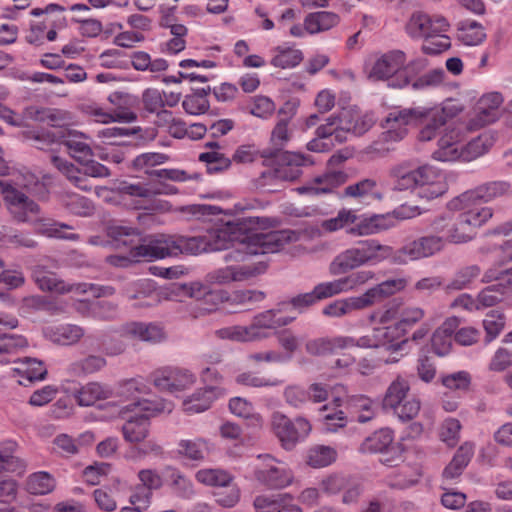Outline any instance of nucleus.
Returning a JSON list of instances; mask_svg holds the SVG:
<instances>
[{
  "mask_svg": "<svg viewBox=\"0 0 512 512\" xmlns=\"http://www.w3.org/2000/svg\"><path fill=\"white\" fill-rule=\"evenodd\" d=\"M226 233L220 232L214 242L206 237H185L180 235H156L143 239L142 243L129 250V258L110 257L112 264L123 266L127 261H153L174 257L183 253L199 254L208 251L226 250L230 243L225 240Z\"/></svg>",
  "mask_w": 512,
  "mask_h": 512,
  "instance_id": "obj_1",
  "label": "nucleus"
},
{
  "mask_svg": "<svg viewBox=\"0 0 512 512\" xmlns=\"http://www.w3.org/2000/svg\"><path fill=\"white\" fill-rule=\"evenodd\" d=\"M409 125L420 127L418 139L425 142L434 139L446 123L434 106L395 109L382 122L386 131L367 147V152L384 156L390 150L384 144L401 141L407 135Z\"/></svg>",
  "mask_w": 512,
  "mask_h": 512,
  "instance_id": "obj_2",
  "label": "nucleus"
},
{
  "mask_svg": "<svg viewBox=\"0 0 512 512\" xmlns=\"http://www.w3.org/2000/svg\"><path fill=\"white\" fill-rule=\"evenodd\" d=\"M390 177L394 190H417L418 196L426 200L438 198L448 190L443 173L431 165L414 167L403 162L391 168Z\"/></svg>",
  "mask_w": 512,
  "mask_h": 512,
  "instance_id": "obj_3",
  "label": "nucleus"
},
{
  "mask_svg": "<svg viewBox=\"0 0 512 512\" xmlns=\"http://www.w3.org/2000/svg\"><path fill=\"white\" fill-rule=\"evenodd\" d=\"M42 183L31 172H19L11 179L0 180V190L11 213L20 222H26L37 215L40 207L30 200L25 192L34 193Z\"/></svg>",
  "mask_w": 512,
  "mask_h": 512,
  "instance_id": "obj_4",
  "label": "nucleus"
},
{
  "mask_svg": "<svg viewBox=\"0 0 512 512\" xmlns=\"http://www.w3.org/2000/svg\"><path fill=\"white\" fill-rule=\"evenodd\" d=\"M298 234L292 230H278L267 233H253L237 243V247L229 251L226 261H242L248 255L268 254L281 251L287 244L297 241Z\"/></svg>",
  "mask_w": 512,
  "mask_h": 512,
  "instance_id": "obj_5",
  "label": "nucleus"
},
{
  "mask_svg": "<svg viewBox=\"0 0 512 512\" xmlns=\"http://www.w3.org/2000/svg\"><path fill=\"white\" fill-rule=\"evenodd\" d=\"M369 115H362L353 109H345L337 116L327 118L326 123L319 126L316 135L320 138L334 137L338 144L348 139L349 134L363 135L373 126Z\"/></svg>",
  "mask_w": 512,
  "mask_h": 512,
  "instance_id": "obj_6",
  "label": "nucleus"
},
{
  "mask_svg": "<svg viewBox=\"0 0 512 512\" xmlns=\"http://www.w3.org/2000/svg\"><path fill=\"white\" fill-rule=\"evenodd\" d=\"M51 162L73 185L83 191L91 190L87 177L106 178L111 175L108 167L93 160L92 157L79 163L81 168L59 156H52Z\"/></svg>",
  "mask_w": 512,
  "mask_h": 512,
  "instance_id": "obj_7",
  "label": "nucleus"
},
{
  "mask_svg": "<svg viewBox=\"0 0 512 512\" xmlns=\"http://www.w3.org/2000/svg\"><path fill=\"white\" fill-rule=\"evenodd\" d=\"M405 62L406 54L403 51H389L375 60L368 76L373 80L389 81V87L403 88L410 83V77L402 72Z\"/></svg>",
  "mask_w": 512,
  "mask_h": 512,
  "instance_id": "obj_8",
  "label": "nucleus"
},
{
  "mask_svg": "<svg viewBox=\"0 0 512 512\" xmlns=\"http://www.w3.org/2000/svg\"><path fill=\"white\" fill-rule=\"evenodd\" d=\"M33 278L42 291L60 294L75 292L76 294H89L93 297H101L113 295L115 291L111 286H98L90 283L67 285L64 281L58 279L54 273L46 271L43 267L35 268Z\"/></svg>",
  "mask_w": 512,
  "mask_h": 512,
  "instance_id": "obj_9",
  "label": "nucleus"
},
{
  "mask_svg": "<svg viewBox=\"0 0 512 512\" xmlns=\"http://www.w3.org/2000/svg\"><path fill=\"white\" fill-rule=\"evenodd\" d=\"M476 131L470 127L466 120H456L446 123L438 140V148L433 152V157L439 161H455L459 159V152L463 147L462 142L469 132Z\"/></svg>",
  "mask_w": 512,
  "mask_h": 512,
  "instance_id": "obj_10",
  "label": "nucleus"
},
{
  "mask_svg": "<svg viewBox=\"0 0 512 512\" xmlns=\"http://www.w3.org/2000/svg\"><path fill=\"white\" fill-rule=\"evenodd\" d=\"M129 409L138 411L139 414L123 424V438L128 443L143 442L149 435V418L159 413L162 409L145 399L132 403L129 405Z\"/></svg>",
  "mask_w": 512,
  "mask_h": 512,
  "instance_id": "obj_11",
  "label": "nucleus"
},
{
  "mask_svg": "<svg viewBox=\"0 0 512 512\" xmlns=\"http://www.w3.org/2000/svg\"><path fill=\"white\" fill-rule=\"evenodd\" d=\"M444 248V238L441 236L436 234L422 236L405 243L398 249L394 255V263L407 264L428 258L440 253Z\"/></svg>",
  "mask_w": 512,
  "mask_h": 512,
  "instance_id": "obj_12",
  "label": "nucleus"
},
{
  "mask_svg": "<svg viewBox=\"0 0 512 512\" xmlns=\"http://www.w3.org/2000/svg\"><path fill=\"white\" fill-rule=\"evenodd\" d=\"M512 195V185L507 181H490L467 190L450 201L451 207H466L469 203H488Z\"/></svg>",
  "mask_w": 512,
  "mask_h": 512,
  "instance_id": "obj_13",
  "label": "nucleus"
},
{
  "mask_svg": "<svg viewBox=\"0 0 512 512\" xmlns=\"http://www.w3.org/2000/svg\"><path fill=\"white\" fill-rule=\"evenodd\" d=\"M271 428L281 445L288 450L292 449L300 439L306 437L311 431V425L306 419L298 417L292 422L280 412L272 414Z\"/></svg>",
  "mask_w": 512,
  "mask_h": 512,
  "instance_id": "obj_14",
  "label": "nucleus"
},
{
  "mask_svg": "<svg viewBox=\"0 0 512 512\" xmlns=\"http://www.w3.org/2000/svg\"><path fill=\"white\" fill-rule=\"evenodd\" d=\"M149 381L161 391L178 392L190 388L196 381L195 375L186 368L165 366L154 370Z\"/></svg>",
  "mask_w": 512,
  "mask_h": 512,
  "instance_id": "obj_15",
  "label": "nucleus"
},
{
  "mask_svg": "<svg viewBox=\"0 0 512 512\" xmlns=\"http://www.w3.org/2000/svg\"><path fill=\"white\" fill-rule=\"evenodd\" d=\"M169 156L164 153L148 152L138 155L133 160V167L144 170L151 178L167 179L173 182H185L193 177L181 169H152L155 166L166 163Z\"/></svg>",
  "mask_w": 512,
  "mask_h": 512,
  "instance_id": "obj_16",
  "label": "nucleus"
},
{
  "mask_svg": "<svg viewBox=\"0 0 512 512\" xmlns=\"http://www.w3.org/2000/svg\"><path fill=\"white\" fill-rule=\"evenodd\" d=\"M373 277L374 273L371 271H357L332 281L321 282L314 286L313 292L317 302H319L342 293L353 291L367 283Z\"/></svg>",
  "mask_w": 512,
  "mask_h": 512,
  "instance_id": "obj_17",
  "label": "nucleus"
},
{
  "mask_svg": "<svg viewBox=\"0 0 512 512\" xmlns=\"http://www.w3.org/2000/svg\"><path fill=\"white\" fill-rule=\"evenodd\" d=\"M449 22L441 15H429L416 11L411 14L405 25L406 33L413 39H428L436 33H445Z\"/></svg>",
  "mask_w": 512,
  "mask_h": 512,
  "instance_id": "obj_18",
  "label": "nucleus"
},
{
  "mask_svg": "<svg viewBox=\"0 0 512 512\" xmlns=\"http://www.w3.org/2000/svg\"><path fill=\"white\" fill-rule=\"evenodd\" d=\"M502 103L503 97L498 92L487 93L480 97L467 118L470 122V127L477 131L486 125L494 123L500 116Z\"/></svg>",
  "mask_w": 512,
  "mask_h": 512,
  "instance_id": "obj_19",
  "label": "nucleus"
},
{
  "mask_svg": "<svg viewBox=\"0 0 512 512\" xmlns=\"http://www.w3.org/2000/svg\"><path fill=\"white\" fill-rule=\"evenodd\" d=\"M254 476L258 482L271 489H281L293 480V474L269 455L263 457V463L256 467Z\"/></svg>",
  "mask_w": 512,
  "mask_h": 512,
  "instance_id": "obj_20",
  "label": "nucleus"
},
{
  "mask_svg": "<svg viewBox=\"0 0 512 512\" xmlns=\"http://www.w3.org/2000/svg\"><path fill=\"white\" fill-rule=\"evenodd\" d=\"M271 156L277 164L276 177L285 181H295L302 175V168L312 164L309 157L296 152L277 150Z\"/></svg>",
  "mask_w": 512,
  "mask_h": 512,
  "instance_id": "obj_21",
  "label": "nucleus"
},
{
  "mask_svg": "<svg viewBox=\"0 0 512 512\" xmlns=\"http://www.w3.org/2000/svg\"><path fill=\"white\" fill-rule=\"evenodd\" d=\"M431 227L435 233L443 234L441 237L444 238V245L446 242L464 244L476 236V233H472L459 216L455 221H451L445 215L438 216L432 221Z\"/></svg>",
  "mask_w": 512,
  "mask_h": 512,
  "instance_id": "obj_22",
  "label": "nucleus"
},
{
  "mask_svg": "<svg viewBox=\"0 0 512 512\" xmlns=\"http://www.w3.org/2000/svg\"><path fill=\"white\" fill-rule=\"evenodd\" d=\"M266 265L259 263L257 265H238L219 268L206 275L207 284L225 285L233 281L239 282L250 279L263 273Z\"/></svg>",
  "mask_w": 512,
  "mask_h": 512,
  "instance_id": "obj_23",
  "label": "nucleus"
},
{
  "mask_svg": "<svg viewBox=\"0 0 512 512\" xmlns=\"http://www.w3.org/2000/svg\"><path fill=\"white\" fill-rule=\"evenodd\" d=\"M182 293L197 301H202V310L214 311L225 300V293L221 290H213L209 284L191 282L181 286Z\"/></svg>",
  "mask_w": 512,
  "mask_h": 512,
  "instance_id": "obj_24",
  "label": "nucleus"
},
{
  "mask_svg": "<svg viewBox=\"0 0 512 512\" xmlns=\"http://www.w3.org/2000/svg\"><path fill=\"white\" fill-rule=\"evenodd\" d=\"M345 408L351 417V420L358 423H367L373 420L377 415V405L370 397L366 395H352L345 399Z\"/></svg>",
  "mask_w": 512,
  "mask_h": 512,
  "instance_id": "obj_25",
  "label": "nucleus"
},
{
  "mask_svg": "<svg viewBox=\"0 0 512 512\" xmlns=\"http://www.w3.org/2000/svg\"><path fill=\"white\" fill-rule=\"evenodd\" d=\"M340 197L352 198L362 203L365 200L381 201L383 194L378 190V183L375 178H363L346 186Z\"/></svg>",
  "mask_w": 512,
  "mask_h": 512,
  "instance_id": "obj_26",
  "label": "nucleus"
},
{
  "mask_svg": "<svg viewBox=\"0 0 512 512\" xmlns=\"http://www.w3.org/2000/svg\"><path fill=\"white\" fill-rule=\"evenodd\" d=\"M108 101L113 105L111 113L117 122L131 123L137 119L133 111L136 98L131 94L115 91L108 96Z\"/></svg>",
  "mask_w": 512,
  "mask_h": 512,
  "instance_id": "obj_27",
  "label": "nucleus"
},
{
  "mask_svg": "<svg viewBox=\"0 0 512 512\" xmlns=\"http://www.w3.org/2000/svg\"><path fill=\"white\" fill-rule=\"evenodd\" d=\"M14 363L17 366L13 369V372L20 377L18 382L21 385L44 380L47 375L44 363L36 358L24 357L14 361Z\"/></svg>",
  "mask_w": 512,
  "mask_h": 512,
  "instance_id": "obj_28",
  "label": "nucleus"
},
{
  "mask_svg": "<svg viewBox=\"0 0 512 512\" xmlns=\"http://www.w3.org/2000/svg\"><path fill=\"white\" fill-rule=\"evenodd\" d=\"M348 180L347 173L343 171H333L316 177L311 185L298 188L300 193L319 195L331 193L335 188L343 185Z\"/></svg>",
  "mask_w": 512,
  "mask_h": 512,
  "instance_id": "obj_29",
  "label": "nucleus"
},
{
  "mask_svg": "<svg viewBox=\"0 0 512 512\" xmlns=\"http://www.w3.org/2000/svg\"><path fill=\"white\" fill-rule=\"evenodd\" d=\"M215 334L220 339L237 342H255L267 339V335L261 334L253 321L247 326L235 325L221 328Z\"/></svg>",
  "mask_w": 512,
  "mask_h": 512,
  "instance_id": "obj_30",
  "label": "nucleus"
},
{
  "mask_svg": "<svg viewBox=\"0 0 512 512\" xmlns=\"http://www.w3.org/2000/svg\"><path fill=\"white\" fill-rule=\"evenodd\" d=\"M365 265L358 246L349 248L338 254L329 264V273L339 276Z\"/></svg>",
  "mask_w": 512,
  "mask_h": 512,
  "instance_id": "obj_31",
  "label": "nucleus"
},
{
  "mask_svg": "<svg viewBox=\"0 0 512 512\" xmlns=\"http://www.w3.org/2000/svg\"><path fill=\"white\" fill-rule=\"evenodd\" d=\"M357 246L364 264H377L390 257L394 260L396 251L391 246L383 245L375 239L360 241Z\"/></svg>",
  "mask_w": 512,
  "mask_h": 512,
  "instance_id": "obj_32",
  "label": "nucleus"
},
{
  "mask_svg": "<svg viewBox=\"0 0 512 512\" xmlns=\"http://www.w3.org/2000/svg\"><path fill=\"white\" fill-rule=\"evenodd\" d=\"M475 203H469L466 207H449L454 210H459L461 213L458 215L467 228L476 233V229L483 226L493 216V209L491 207H473Z\"/></svg>",
  "mask_w": 512,
  "mask_h": 512,
  "instance_id": "obj_33",
  "label": "nucleus"
},
{
  "mask_svg": "<svg viewBox=\"0 0 512 512\" xmlns=\"http://www.w3.org/2000/svg\"><path fill=\"white\" fill-rule=\"evenodd\" d=\"M112 396V390L99 382H89L76 390L74 397L80 406H92L97 401L106 400Z\"/></svg>",
  "mask_w": 512,
  "mask_h": 512,
  "instance_id": "obj_34",
  "label": "nucleus"
},
{
  "mask_svg": "<svg viewBox=\"0 0 512 512\" xmlns=\"http://www.w3.org/2000/svg\"><path fill=\"white\" fill-rule=\"evenodd\" d=\"M281 309H270L255 315L252 319L256 328L261 334L270 337V330H276L290 324L294 317H278Z\"/></svg>",
  "mask_w": 512,
  "mask_h": 512,
  "instance_id": "obj_35",
  "label": "nucleus"
},
{
  "mask_svg": "<svg viewBox=\"0 0 512 512\" xmlns=\"http://www.w3.org/2000/svg\"><path fill=\"white\" fill-rule=\"evenodd\" d=\"M495 140L492 132L479 135L461 148L458 160L471 161L484 155L494 145Z\"/></svg>",
  "mask_w": 512,
  "mask_h": 512,
  "instance_id": "obj_36",
  "label": "nucleus"
},
{
  "mask_svg": "<svg viewBox=\"0 0 512 512\" xmlns=\"http://www.w3.org/2000/svg\"><path fill=\"white\" fill-rule=\"evenodd\" d=\"M17 444L14 441L0 443V473L11 472L21 475L25 472L26 463L15 455Z\"/></svg>",
  "mask_w": 512,
  "mask_h": 512,
  "instance_id": "obj_37",
  "label": "nucleus"
},
{
  "mask_svg": "<svg viewBox=\"0 0 512 512\" xmlns=\"http://www.w3.org/2000/svg\"><path fill=\"white\" fill-rule=\"evenodd\" d=\"M62 137V143L69 150L71 157H73L78 163L94 156L92 148L84 141L86 136L83 133L68 131L67 134Z\"/></svg>",
  "mask_w": 512,
  "mask_h": 512,
  "instance_id": "obj_38",
  "label": "nucleus"
},
{
  "mask_svg": "<svg viewBox=\"0 0 512 512\" xmlns=\"http://www.w3.org/2000/svg\"><path fill=\"white\" fill-rule=\"evenodd\" d=\"M217 392L218 389L214 386H208L205 389L197 390L189 398L184 400V411L191 414L206 411L216 399Z\"/></svg>",
  "mask_w": 512,
  "mask_h": 512,
  "instance_id": "obj_39",
  "label": "nucleus"
},
{
  "mask_svg": "<svg viewBox=\"0 0 512 512\" xmlns=\"http://www.w3.org/2000/svg\"><path fill=\"white\" fill-rule=\"evenodd\" d=\"M474 455V445L465 442L456 451L450 463L443 471V477L446 479H454L462 474L463 470L469 464Z\"/></svg>",
  "mask_w": 512,
  "mask_h": 512,
  "instance_id": "obj_40",
  "label": "nucleus"
},
{
  "mask_svg": "<svg viewBox=\"0 0 512 512\" xmlns=\"http://www.w3.org/2000/svg\"><path fill=\"white\" fill-rule=\"evenodd\" d=\"M46 335L59 345H72L84 336V330L77 325L63 324L48 328Z\"/></svg>",
  "mask_w": 512,
  "mask_h": 512,
  "instance_id": "obj_41",
  "label": "nucleus"
},
{
  "mask_svg": "<svg viewBox=\"0 0 512 512\" xmlns=\"http://www.w3.org/2000/svg\"><path fill=\"white\" fill-rule=\"evenodd\" d=\"M338 22L339 16L329 11L310 13L304 19L305 29L310 34L327 31L336 26Z\"/></svg>",
  "mask_w": 512,
  "mask_h": 512,
  "instance_id": "obj_42",
  "label": "nucleus"
},
{
  "mask_svg": "<svg viewBox=\"0 0 512 512\" xmlns=\"http://www.w3.org/2000/svg\"><path fill=\"white\" fill-rule=\"evenodd\" d=\"M409 390V383L405 379L397 377L391 382L385 392L382 400L383 409H397L399 404L406 400Z\"/></svg>",
  "mask_w": 512,
  "mask_h": 512,
  "instance_id": "obj_43",
  "label": "nucleus"
},
{
  "mask_svg": "<svg viewBox=\"0 0 512 512\" xmlns=\"http://www.w3.org/2000/svg\"><path fill=\"white\" fill-rule=\"evenodd\" d=\"M458 39L465 45L476 46L486 39L483 26L474 20H464L459 23Z\"/></svg>",
  "mask_w": 512,
  "mask_h": 512,
  "instance_id": "obj_44",
  "label": "nucleus"
},
{
  "mask_svg": "<svg viewBox=\"0 0 512 512\" xmlns=\"http://www.w3.org/2000/svg\"><path fill=\"white\" fill-rule=\"evenodd\" d=\"M349 340H342L341 336L334 338H318L306 343L307 353L315 356L335 353L338 350L345 349Z\"/></svg>",
  "mask_w": 512,
  "mask_h": 512,
  "instance_id": "obj_45",
  "label": "nucleus"
},
{
  "mask_svg": "<svg viewBox=\"0 0 512 512\" xmlns=\"http://www.w3.org/2000/svg\"><path fill=\"white\" fill-rule=\"evenodd\" d=\"M393 439V431L382 428L364 440L361 450L369 453H383L391 446Z\"/></svg>",
  "mask_w": 512,
  "mask_h": 512,
  "instance_id": "obj_46",
  "label": "nucleus"
},
{
  "mask_svg": "<svg viewBox=\"0 0 512 512\" xmlns=\"http://www.w3.org/2000/svg\"><path fill=\"white\" fill-rule=\"evenodd\" d=\"M420 478L418 468L405 465L388 476V484L392 488L407 489L416 485Z\"/></svg>",
  "mask_w": 512,
  "mask_h": 512,
  "instance_id": "obj_47",
  "label": "nucleus"
},
{
  "mask_svg": "<svg viewBox=\"0 0 512 512\" xmlns=\"http://www.w3.org/2000/svg\"><path fill=\"white\" fill-rule=\"evenodd\" d=\"M404 279H389L367 290L372 305L380 303L386 298L405 288Z\"/></svg>",
  "mask_w": 512,
  "mask_h": 512,
  "instance_id": "obj_48",
  "label": "nucleus"
},
{
  "mask_svg": "<svg viewBox=\"0 0 512 512\" xmlns=\"http://www.w3.org/2000/svg\"><path fill=\"white\" fill-rule=\"evenodd\" d=\"M178 452L190 460L202 461L209 452V445L202 438L183 439L178 444Z\"/></svg>",
  "mask_w": 512,
  "mask_h": 512,
  "instance_id": "obj_49",
  "label": "nucleus"
},
{
  "mask_svg": "<svg viewBox=\"0 0 512 512\" xmlns=\"http://www.w3.org/2000/svg\"><path fill=\"white\" fill-rule=\"evenodd\" d=\"M481 274V268L476 265H469L460 268L446 285L447 291H458L467 288Z\"/></svg>",
  "mask_w": 512,
  "mask_h": 512,
  "instance_id": "obj_50",
  "label": "nucleus"
},
{
  "mask_svg": "<svg viewBox=\"0 0 512 512\" xmlns=\"http://www.w3.org/2000/svg\"><path fill=\"white\" fill-rule=\"evenodd\" d=\"M195 478L198 482L218 488L228 487L233 482V477L222 469H201L197 471Z\"/></svg>",
  "mask_w": 512,
  "mask_h": 512,
  "instance_id": "obj_51",
  "label": "nucleus"
},
{
  "mask_svg": "<svg viewBox=\"0 0 512 512\" xmlns=\"http://www.w3.org/2000/svg\"><path fill=\"white\" fill-rule=\"evenodd\" d=\"M129 333L138 337L142 341L150 343H159L165 338L162 327L149 323L135 322L129 326Z\"/></svg>",
  "mask_w": 512,
  "mask_h": 512,
  "instance_id": "obj_52",
  "label": "nucleus"
},
{
  "mask_svg": "<svg viewBox=\"0 0 512 512\" xmlns=\"http://www.w3.org/2000/svg\"><path fill=\"white\" fill-rule=\"evenodd\" d=\"M105 366V358L96 355H89L81 360L73 362L69 366L68 370L73 376H82L98 372Z\"/></svg>",
  "mask_w": 512,
  "mask_h": 512,
  "instance_id": "obj_53",
  "label": "nucleus"
},
{
  "mask_svg": "<svg viewBox=\"0 0 512 512\" xmlns=\"http://www.w3.org/2000/svg\"><path fill=\"white\" fill-rule=\"evenodd\" d=\"M336 451L324 445H317L309 449L307 463L313 468H322L330 465L336 460Z\"/></svg>",
  "mask_w": 512,
  "mask_h": 512,
  "instance_id": "obj_54",
  "label": "nucleus"
},
{
  "mask_svg": "<svg viewBox=\"0 0 512 512\" xmlns=\"http://www.w3.org/2000/svg\"><path fill=\"white\" fill-rule=\"evenodd\" d=\"M374 330L377 340L380 341V346L388 345L387 349L389 351L401 350L408 341L404 339L394 343L395 338L403 334L397 323L386 327L375 328Z\"/></svg>",
  "mask_w": 512,
  "mask_h": 512,
  "instance_id": "obj_55",
  "label": "nucleus"
},
{
  "mask_svg": "<svg viewBox=\"0 0 512 512\" xmlns=\"http://www.w3.org/2000/svg\"><path fill=\"white\" fill-rule=\"evenodd\" d=\"M64 229H71V226L53 221L51 219H42L37 222V230L47 237H55L67 240H78L79 236L75 233H64Z\"/></svg>",
  "mask_w": 512,
  "mask_h": 512,
  "instance_id": "obj_56",
  "label": "nucleus"
},
{
  "mask_svg": "<svg viewBox=\"0 0 512 512\" xmlns=\"http://www.w3.org/2000/svg\"><path fill=\"white\" fill-rule=\"evenodd\" d=\"M55 487L54 479L46 472H37L30 475L26 482V489L34 495L50 493Z\"/></svg>",
  "mask_w": 512,
  "mask_h": 512,
  "instance_id": "obj_57",
  "label": "nucleus"
},
{
  "mask_svg": "<svg viewBox=\"0 0 512 512\" xmlns=\"http://www.w3.org/2000/svg\"><path fill=\"white\" fill-rule=\"evenodd\" d=\"M107 236L111 239V243L118 248L121 245L127 246L132 244L134 239L138 238L139 232L131 227L109 225L107 227Z\"/></svg>",
  "mask_w": 512,
  "mask_h": 512,
  "instance_id": "obj_58",
  "label": "nucleus"
},
{
  "mask_svg": "<svg viewBox=\"0 0 512 512\" xmlns=\"http://www.w3.org/2000/svg\"><path fill=\"white\" fill-rule=\"evenodd\" d=\"M62 203L73 214L88 216L92 214L94 207L86 197L74 193L62 195Z\"/></svg>",
  "mask_w": 512,
  "mask_h": 512,
  "instance_id": "obj_59",
  "label": "nucleus"
},
{
  "mask_svg": "<svg viewBox=\"0 0 512 512\" xmlns=\"http://www.w3.org/2000/svg\"><path fill=\"white\" fill-rule=\"evenodd\" d=\"M303 60V54L300 50L294 48H277V54L272 58L271 64L274 67L288 69L300 64Z\"/></svg>",
  "mask_w": 512,
  "mask_h": 512,
  "instance_id": "obj_60",
  "label": "nucleus"
},
{
  "mask_svg": "<svg viewBox=\"0 0 512 512\" xmlns=\"http://www.w3.org/2000/svg\"><path fill=\"white\" fill-rule=\"evenodd\" d=\"M199 161L206 164L207 172L219 173L229 169L232 160L219 151L204 152L199 155Z\"/></svg>",
  "mask_w": 512,
  "mask_h": 512,
  "instance_id": "obj_61",
  "label": "nucleus"
},
{
  "mask_svg": "<svg viewBox=\"0 0 512 512\" xmlns=\"http://www.w3.org/2000/svg\"><path fill=\"white\" fill-rule=\"evenodd\" d=\"M483 327L486 332L485 343L493 341L505 327V316L499 311H490L483 320Z\"/></svg>",
  "mask_w": 512,
  "mask_h": 512,
  "instance_id": "obj_62",
  "label": "nucleus"
},
{
  "mask_svg": "<svg viewBox=\"0 0 512 512\" xmlns=\"http://www.w3.org/2000/svg\"><path fill=\"white\" fill-rule=\"evenodd\" d=\"M229 409L234 415L238 417L250 419L257 424L262 422V417L260 414L255 412L253 404L244 398H232L229 401Z\"/></svg>",
  "mask_w": 512,
  "mask_h": 512,
  "instance_id": "obj_63",
  "label": "nucleus"
},
{
  "mask_svg": "<svg viewBox=\"0 0 512 512\" xmlns=\"http://www.w3.org/2000/svg\"><path fill=\"white\" fill-rule=\"evenodd\" d=\"M323 426L326 431L335 432L338 428H343L347 424V416L342 410H331L328 405L320 409Z\"/></svg>",
  "mask_w": 512,
  "mask_h": 512,
  "instance_id": "obj_64",
  "label": "nucleus"
}]
</instances>
